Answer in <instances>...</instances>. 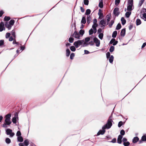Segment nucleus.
I'll return each mask as SVG.
<instances>
[{
	"instance_id": "nucleus-28",
	"label": "nucleus",
	"mask_w": 146,
	"mask_h": 146,
	"mask_svg": "<svg viewBox=\"0 0 146 146\" xmlns=\"http://www.w3.org/2000/svg\"><path fill=\"white\" fill-rule=\"evenodd\" d=\"M142 141H146V134L143 135L141 137V139Z\"/></svg>"
},
{
	"instance_id": "nucleus-64",
	"label": "nucleus",
	"mask_w": 146,
	"mask_h": 146,
	"mask_svg": "<svg viewBox=\"0 0 146 146\" xmlns=\"http://www.w3.org/2000/svg\"><path fill=\"white\" fill-rule=\"evenodd\" d=\"M143 19H146V13H144L143 15Z\"/></svg>"
},
{
	"instance_id": "nucleus-40",
	"label": "nucleus",
	"mask_w": 146,
	"mask_h": 146,
	"mask_svg": "<svg viewBox=\"0 0 146 146\" xmlns=\"http://www.w3.org/2000/svg\"><path fill=\"white\" fill-rule=\"evenodd\" d=\"M84 33V30L81 29L80 31V34L82 36Z\"/></svg>"
},
{
	"instance_id": "nucleus-11",
	"label": "nucleus",
	"mask_w": 146,
	"mask_h": 146,
	"mask_svg": "<svg viewBox=\"0 0 146 146\" xmlns=\"http://www.w3.org/2000/svg\"><path fill=\"white\" fill-rule=\"evenodd\" d=\"M102 130H100L97 133V136H98L100 135H103L106 132V129L104 128V127H102Z\"/></svg>"
},
{
	"instance_id": "nucleus-15",
	"label": "nucleus",
	"mask_w": 146,
	"mask_h": 146,
	"mask_svg": "<svg viewBox=\"0 0 146 146\" xmlns=\"http://www.w3.org/2000/svg\"><path fill=\"white\" fill-rule=\"evenodd\" d=\"M93 24L92 27H97L98 26L97 19H94L93 21Z\"/></svg>"
},
{
	"instance_id": "nucleus-25",
	"label": "nucleus",
	"mask_w": 146,
	"mask_h": 146,
	"mask_svg": "<svg viewBox=\"0 0 146 146\" xmlns=\"http://www.w3.org/2000/svg\"><path fill=\"white\" fill-rule=\"evenodd\" d=\"M104 28H99V29L98 30V34L101 33H104V30L103 29Z\"/></svg>"
},
{
	"instance_id": "nucleus-63",
	"label": "nucleus",
	"mask_w": 146,
	"mask_h": 146,
	"mask_svg": "<svg viewBox=\"0 0 146 146\" xmlns=\"http://www.w3.org/2000/svg\"><path fill=\"white\" fill-rule=\"evenodd\" d=\"M146 42H145L142 45V46L141 48H144L146 46Z\"/></svg>"
},
{
	"instance_id": "nucleus-19",
	"label": "nucleus",
	"mask_w": 146,
	"mask_h": 146,
	"mask_svg": "<svg viewBox=\"0 0 146 146\" xmlns=\"http://www.w3.org/2000/svg\"><path fill=\"white\" fill-rule=\"evenodd\" d=\"M125 28H123L121 31L120 33V35L121 36L123 37L125 36Z\"/></svg>"
},
{
	"instance_id": "nucleus-47",
	"label": "nucleus",
	"mask_w": 146,
	"mask_h": 146,
	"mask_svg": "<svg viewBox=\"0 0 146 146\" xmlns=\"http://www.w3.org/2000/svg\"><path fill=\"white\" fill-rule=\"evenodd\" d=\"M123 124V122L122 121H120L118 123V126L119 127H121L122 125Z\"/></svg>"
},
{
	"instance_id": "nucleus-17",
	"label": "nucleus",
	"mask_w": 146,
	"mask_h": 146,
	"mask_svg": "<svg viewBox=\"0 0 146 146\" xmlns=\"http://www.w3.org/2000/svg\"><path fill=\"white\" fill-rule=\"evenodd\" d=\"M123 138V136L121 135H119L117 138V142L119 144H121L122 143V139Z\"/></svg>"
},
{
	"instance_id": "nucleus-12",
	"label": "nucleus",
	"mask_w": 146,
	"mask_h": 146,
	"mask_svg": "<svg viewBox=\"0 0 146 146\" xmlns=\"http://www.w3.org/2000/svg\"><path fill=\"white\" fill-rule=\"evenodd\" d=\"M96 28H91L89 31V35H91L94 33H96Z\"/></svg>"
},
{
	"instance_id": "nucleus-16",
	"label": "nucleus",
	"mask_w": 146,
	"mask_h": 146,
	"mask_svg": "<svg viewBox=\"0 0 146 146\" xmlns=\"http://www.w3.org/2000/svg\"><path fill=\"white\" fill-rule=\"evenodd\" d=\"M119 9L118 8H115L113 11V13L115 16H118L119 14Z\"/></svg>"
},
{
	"instance_id": "nucleus-5",
	"label": "nucleus",
	"mask_w": 146,
	"mask_h": 146,
	"mask_svg": "<svg viewBox=\"0 0 146 146\" xmlns=\"http://www.w3.org/2000/svg\"><path fill=\"white\" fill-rule=\"evenodd\" d=\"M91 38L90 36L85 38L84 42L81 46L82 47L87 46L88 45V43L90 41Z\"/></svg>"
},
{
	"instance_id": "nucleus-30",
	"label": "nucleus",
	"mask_w": 146,
	"mask_h": 146,
	"mask_svg": "<svg viewBox=\"0 0 146 146\" xmlns=\"http://www.w3.org/2000/svg\"><path fill=\"white\" fill-rule=\"evenodd\" d=\"M91 18L90 16H88L87 17V21L88 23L89 24L91 21Z\"/></svg>"
},
{
	"instance_id": "nucleus-3",
	"label": "nucleus",
	"mask_w": 146,
	"mask_h": 146,
	"mask_svg": "<svg viewBox=\"0 0 146 146\" xmlns=\"http://www.w3.org/2000/svg\"><path fill=\"white\" fill-rule=\"evenodd\" d=\"M84 42V40H78L75 41L73 44L76 48H78L80 45H82L83 42Z\"/></svg>"
},
{
	"instance_id": "nucleus-57",
	"label": "nucleus",
	"mask_w": 146,
	"mask_h": 146,
	"mask_svg": "<svg viewBox=\"0 0 146 146\" xmlns=\"http://www.w3.org/2000/svg\"><path fill=\"white\" fill-rule=\"evenodd\" d=\"M110 142H112V143H115L116 142V139L115 138H114L112 139L111 141H109Z\"/></svg>"
},
{
	"instance_id": "nucleus-6",
	"label": "nucleus",
	"mask_w": 146,
	"mask_h": 146,
	"mask_svg": "<svg viewBox=\"0 0 146 146\" xmlns=\"http://www.w3.org/2000/svg\"><path fill=\"white\" fill-rule=\"evenodd\" d=\"M133 5V0H129L128 5L127 7V10L129 11H131Z\"/></svg>"
},
{
	"instance_id": "nucleus-10",
	"label": "nucleus",
	"mask_w": 146,
	"mask_h": 146,
	"mask_svg": "<svg viewBox=\"0 0 146 146\" xmlns=\"http://www.w3.org/2000/svg\"><path fill=\"white\" fill-rule=\"evenodd\" d=\"M76 28H75V30L73 34L71 35V36L73 37L76 38H79L80 37L79 34L76 31Z\"/></svg>"
},
{
	"instance_id": "nucleus-49",
	"label": "nucleus",
	"mask_w": 146,
	"mask_h": 146,
	"mask_svg": "<svg viewBox=\"0 0 146 146\" xmlns=\"http://www.w3.org/2000/svg\"><path fill=\"white\" fill-rule=\"evenodd\" d=\"M89 3V1L88 0H84V4L86 5H88Z\"/></svg>"
},
{
	"instance_id": "nucleus-48",
	"label": "nucleus",
	"mask_w": 146,
	"mask_h": 146,
	"mask_svg": "<svg viewBox=\"0 0 146 146\" xmlns=\"http://www.w3.org/2000/svg\"><path fill=\"white\" fill-rule=\"evenodd\" d=\"M4 40H0V46L3 45L4 44Z\"/></svg>"
},
{
	"instance_id": "nucleus-4",
	"label": "nucleus",
	"mask_w": 146,
	"mask_h": 146,
	"mask_svg": "<svg viewBox=\"0 0 146 146\" xmlns=\"http://www.w3.org/2000/svg\"><path fill=\"white\" fill-rule=\"evenodd\" d=\"M15 23V21L13 20H11L9 22H6L5 23V26L6 27H11L14 25Z\"/></svg>"
},
{
	"instance_id": "nucleus-62",
	"label": "nucleus",
	"mask_w": 146,
	"mask_h": 146,
	"mask_svg": "<svg viewBox=\"0 0 146 146\" xmlns=\"http://www.w3.org/2000/svg\"><path fill=\"white\" fill-rule=\"evenodd\" d=\"M4 13V12L3 11H0V17H1L3 15V14Z\"/></svg>"
},
{
	"instance_id": "nucleus-41",
	"label": "nucleus",
	"mask_w": 146,
	"mask_h": 146,
	"mask_svg": "<svg viewBox=\"0 0 146 146\" xmlns=\"http://www.w3.org/2000/svg\"><path fill=\"white\" fill-rule=\"evenodd\" d=\"M141 23V22L140 19H137L136 20V24L137 25H139Z\"/></svg>"
},
{
	"instance_id": "nucleus-22",
	"label": "nucleus",
	"mask_w": 146,
	"mask_h": 146,
	"mask_svg": "<svg viewBox=\"0 0 146 146\" xmlns=\"http://www.w3.org/2000/svg\"><path fill=\"white\" fill-rule=\"evenodd\" d=\"M117 34V31H114L112 33V37L113 38H115L116 37Z\"/></svg>"
},
{
	"instance_id": "nucleus-52",
	"label": "nucleus",
	"mask_w": 146,
	"mask_h": 146,
	"mask_svg": "<svg viewBox=\"0 0 146 146\" xmlns=\"http://www.w3.org/2000/svg\"><path fill=\"white\" fill-rule=\"evenodd\" d=\"M106 17L107 18V25H108V22H109L110 19L108 15H107Z\"/></svg>"
},
{
	"instance_id": "nucleus-27",
	"label": "nucleus",
	"mask_w": 146,
	"mask_h": 146,
	"mask_svg": "<svg viewBox=\"0 0 146 146\" xmlns=\"http://www.w3.org/2000/svg\"><path fill=\"white\" fill-rule=\"evenodd\" d=\"M114 49L115 47L113 46H111L109 49L110 52H113L114 50Z\"/></svg>"
},
{
	"instance_id": "nucleus-56",
	"label": "nucleus",
	"mask_w": 146,
	"mask_h": 146,
	"mask_svg": "<svg viewBox=\"0 0 146 146\" xmlns=\"http://www.w3.org/2000/svg\"><path fill=\"white\" fill-rule=\"evenodd\" d=\"M4 24L3 22H1L0 24V27H4Z\"/></svg>"
},
{
	"instance_id": "nucleus-23",
	"label": "nucleus",
	"mask_w": 146,
	"mask_h": 146,
	"mask_svg": "<svg viewBox=\"0 0 146 146\" xmlns=\"http://www.w3.org/2000/svg\"><path fill=\"white\" fill-rule=\"evenodd\" d=\"M23 143H24L25 146H27L29 144V141L28 139H26L24 140Z\"/></svg>"
},
{
	"instance_id": "nucleus-42",
	"label": "nucleus",
	"mask_w": 146,
	"mask_h": 146,
	"mask_svg": "<svg viewBox=\"0 0 146 146\" xmlns=\"http://www.w3.org/2000/svg\"><path fill=\"white\" fill-rule=\"evenodd\" d=\"M130 143L129 141H127L123 143V145L124 146H128L130 145Z\"/></svg>"
},
{
	"instance_id": "nucleus-29",
	"label": "nucleus",
	"mask_w": 146,
	"mask_h": 146,
	"mask_svg": "<svg viewBox=\"0 0 146 146\" xmlns=\"http://www.w3.org/2000/svg\"><path fill=\"white\" fill-rule=\"evenodd\" d=\"M5 141L6 143L8 144H9L11 142V139L8 137L6 138Z\"/></svg>"
},
{
	"instance_id": "nucleus-20",
	"label": "nucleus",
	"mask_w": 146,
	"mask_h": 146,
	"mask_svg": "<svg viewBox=\"0 0 146 146\" xmlns=\"http://www.w3.org/2000/svg\"><path fill=\"white\" fill-rule=\"evenodd\" d=\"M109 61L111 63H112L114 57L113 55H111L109 58Z\"/></svg>"
},
{
	"instance_id": "nucleus-50",
	"label": "nucleus",
	"mask_w": 146,
	"mask_h": 146,
	"mask_svg": "<svg viewBox=\"0 0 146 146\" xmlns=\"http://www.w3.org/2000/svg\"><path fill=\"white\" fill-rule=\"evenodd\" d=\"M94 41H93L92 40L90 41L88 43V45H90V46H93L94 44Z\"/></svg>"
},
{
	"instance_id": "nucleus-8",
	"label": "nucleus",
	"mask_w": 146,
	"mask_h": 146,
	"mask_svg": "<svg viewBox=\"0 0 146 146\" xmlns=\"http://www.w3.org/2000/svg\"><path fill=\"white\" fill-rule=\"evenodd\" d=\"M112 125V123L111 122H107L106 124L103 127H104V128L106 129H109L111 127Z\"/></svg>"
},
{
	"instance_id": "nucleus-14",
	"label": "nucleus",
	"mask_w": 146,
	"mask_h": 146,
	"mask_svg": "<svg viewBox=\"0 0 146 146\" xmlns=\"http://www.w3.org/2000/svg\"><path fill=\"white\" fill-rule=\"evenodd\" d=\"M17 118H18V114L17 113H15V116L13 117L12 119V121L15 124L17 123Z\"/></svg>"
},
{
	"instance_id": "nucleus-44",
	"label": "nucleus",
	"mask_w": 146,
	"mask_h": 146,
	"mask_svg": "<svg viewBox=\"0 0 146 146\" xmlns=\"http://www.w3.org/2000/svg\"><path fill=\"white\" fill-rule=\"evenodd\" d=\"M21 134L20 131H17L16 133V135L18 137L21 136Z\"/></svg>"
},
{
	"instance_id": "nucleus-34",
	"label": "nucleus",
	"mask_w": 146,
	"mask_h": 146,
	"mask_svg": "<svg viewBox=\"0 0 146 146\" xmlns=\"http://www.w3.org/2000/svg\"><path fill=\"white\" fill-rule=\"evenodd\" d=\"M11 34L12 36H13L15 38H16V35L15 32V30L14 29L11 32Z\"/></svg>"
},
{
	"instance_id": "nucleus-13",
	"label": "nucleus",
	"mask_w": 146,
	"mask_h": 146,
	"mask_svg": "<svg viewBox=\"0 0 146 146\" xmlns=\"http://www.w3.org/2000/svg\"><path fill=\"white\" fill-rule=\"evenodd\" d=\"M106 24V21L104 19H102L101 20L100 22L99 25L100 26L102 27H104Z\"/></svg>"
},
{
	"instance_id": "nucleus-35",
	"label": "nucleus",
	"mask_w": 146,
	"mask_h": 146,
	"mask_svg": "<svg viewBox=\"0 0 146 146\" xmlns=\"http://www.w3.org/2000/svg\"><path fill=\"white\" fill-rule=\"evenodd\" d=\"M99 7L100 8H102L103 7V2L101 0L99 3Z\"/></svg>"
},
{
	"instance_id": "nucleus-18",
	"label": "nucleus",
	"mask_w": 146,
	"mask_h": 146,
	"mask_svg": "<svg viewBox=\"0 0 146 146\" xmlns=\"http://www.w3.org/2000/svg\"><path fill=\"white\" fill-rule=\"evenodd\" d=\"M139 140V139L137 136L135 137L132 139V142L133 143H136Z\"/></svg>"
},
{
	"instance_id": "nucleus-51",
	"label": "nucleus",
	"mask_w": 146,
	"mask_h": 146,
	"mask_svg": "<svg viewBox=\"0 0 146 146\" xmlns=\"http://www.w3.org/2000/svg\"><path fill=\"white\" fill-rule=\"evenodd\" d=\"M98 15H99V19H101L103 17V14L102 13H99Z\"/></svg>"
},
{
	"instance_id": "nucleus-36",
	"label": "nucleus",
	"mask_w": 146,
	"mask_h": 146,
	"mask_svg": "<svg viewBox=\"0 0 146 146\" xmlns=\"http://www.w3.org/2000/svg\"><path fill=\"white\" fill-rule=\"evenodd\" d=\"M70 50L72 52L75 51L76 50L75 47L74 46H71L70 47Z\"/></svg>"
},
{
	"instance_id": "nucleus-54",
	"label": "nucleus",
	"mask_w": 146,
	"mask_h": 146,
	"mask_svg": "<svg viewBox=\"0 0 146 146\" xmlns=\"http://www.w3.org/2000/svg\"><path fill=\"white\" fill-rule=\"evenodd\" d=\"M120 0H115V5H118L120 3Z\"/></svg>"
},
{
	"instance_id": "nucleus-33",
	"label": "nucleus",
	"mask_w": 146,
	"mask_h": 146,
	"mask_svg": "<svg viewBox=\"0 0 146 146\" xmlns=\"http://www.w3.org/2000/svg\"><path fill=\"white\" fill-rule=\"evenodd\" d=\"M104 36L103 33H101L99 34L98 37L100 39L102 40Z\"/></svg>"
},
{
	"instance_id": "nucleus-31",
	"label": "nucleus",
	"mask_w": 146,
	"mask_h": 146,
	"mask_svg": "<svg viewBox=\"0 0 146 146\" xmlns=\"http://www.w3.org/2000/svg\"><path fill=\"white\" fill-rule=\"evenodd\" d=\"M11 19L10 17L9 16H5L4 18V20L7 22Z\"/></svg>"
},
{
	"instance_id": "nucleus-7",
	"label": "nucleus",
	"mask_w": 146,
	"mask_h": 146,
	"mask_svg": "<svg viewBox=\"0 0 146 146\" xmlns=\"http://www.w3.org/2000/svg\"><path fill=\"white\" fill-rule=\"evenodd\" d=\"M94 42L96 43V46L97 47L100 46V40L96 37L93 38Z\"/></svg>"
},
{
	"instance_id": "nucleus-59",
	"label": "nucleus",
	"mask_w": 146,
	"mask_h": 146,
	"mask_svg": "<svg viewBox=\"0 0 146 146\" xmlns=\"http://www.w3.org/2000/svg\"><path fill=\"white\" fill-rule=\"evenodd\" d=\"M127 141V139L125 138H123L122 139V141L123 143L126 142Z\"/></svg>"
},
{
	"instance_id": "nucleus-2",
	"label": "nucleus",
	"mask_w": 146,
	"mask_h": 146,
	"mask_svg": "<svg viewBox=\"0 0 146 146\" xmlns=\"http://www.w3.org/2000/svg\"><path fill=\"white\" fill-rule=\"evenodd\" d=\"M5 133L7 135H9L10 138L13 137L15 135V133L13 132L12 130L9 128L5 129Z\"/></svg>"
},
{
	"instance_id": "nucleus-26",
	"label": "nucleus",
	"mask_w": 146,
	"mask_h": 146,
	"mask_svg": "<svg viewBox=\"0 0 146 146\" xmlns=\"http://www.w3.org/2000/svg\"><path fill=\"white\" fill-rule=\"evenodd\" d=\"M66 56L67 57H68L69 56L70 53V51L69 49H67L66 50Z\"/></svg>"
},
{
	"instance_id": "nucleus-24",
	"label": "nucleus",
	"mask_w": 146,
	"mask_h": 146,
	"mask_svg": "<svg viewBox=\"0 0 146 146\" xmlns=\"http://www.w3.org/2000/svg\"><path fill=\"white\" fill-rule=\"evenodd\" d=\"M17 139L18 141L19 142H22L23 141V137L21 136L18 137Z\"/></svg>"
},
{
	"instance_id": "nucleus-61",
	"label": "nucleus",
	"mask_w": 146,
	"mask_h": 146,
	"mask_svg": "<svg viewBox=\"0 0 146 146\" xmlns=\"http://www.w3.org/2000/svg\"><path fill=\"white\" fill-rule=\"evenodd\" d=\"M84 54H88L90 53V52L88 50H84Z\"/></svg>"
},
{
	"instance_id": "nucleus-32",
	"label": "nucleus",
	"mask_w": 146,
	"mask_h": 146,
	"mask_svg": "<svg viewBox=\"0 0 146 146\" xmlns=\"http://www.w3.org/2000/svg\"><path fill=\"white\" fill-rule=\"evenodd\" d=\"M121 21L122 24L123 25H124L126 22L125 20L123 17L121 18Z\"/></svg>"
},
{
	"instance_id": "nucleus-58",
	"label": "nucleus",
	"mask_w": 146,
	"mask_h": 146,
	"mask_svg": "<svg viewBox=\"0 0 146 146\" xmlns=\"http://www.w3.org/2000/svg\"><path fill=\"white\" fill-rule=\"evenodd\" d=\"M145 0H141V1H140L139 5H140V6H141L142 4L143 3L144 1Z\"/></svg>"
},
{
	"instance_id": "nucleus-1",
	"label": "nucleus",
	"mask_w": 146,
	"mask_h": 146,
	"mask_svg": "<svg viewBox=\"0 0 146 146\" xmlns=\"http://www.w3.org/2000/svg\"><path fill=\"white\" fill-rule=\"evenodd\" d=\"M11 116V113H9L5 115V122L2 125L3 127H7L8 126L10 125L11 124L12 122L10 120Z\"/></svg>"
},
{
	"instance_id": "nucleus-60",
	"label": "nucleus",
	"mask_w": 146,
	"mask_h": 146,
	"mask_svg": "<svg viewBox=\"0 0 146 146\" xmlns=\"http://www.w3.org/2000/svg\"><path fill=\"white\" fill-rule=\"evenodd\" d=\"M107 122H110V123L111 122V123H112V122H113V121L112 120V119L111 118H109Z\"/></svg>"
},
{
	"instance_id": "nucleus-37",
	"label": "nucleus",
	"mask_w": 146,
	"mask_h": 146,
	"mask_svg": "<svg viewBox=\"0 0 146 146\" xmlns=\"http://www.w3.org/2000/svg\"><path fill=\"white\" fill-rule=\"evenodd\" d=\"M91 13V10L90 9H87L86 11V12L85 13L86 15H88L90 14Z\"/></svg>"
},
{
	"instance_id": "nucleus-9",
	"label": "nucleus",
	"mask_w": 146,
	"mask_h": 146,
	"mask_svg": "<svg viewBox=\"0 0 146 146\" xmlns=\"http://www.w3.org/2000/svg\"><path fill=\"white\" fill-rule=\"evenodd\" d=\"M118 43V41L116 40L114 38H112L111 39L110 42L109 43V45L112 44L113 46L116 45Z\"/></svg>"
},
{
	"instance_id": "nucleus-53",
	"label": "nucleus",
	"mask_w": 146,
	"mask_h": 146,
	"mask_svg": "<svg viewBox=\"0 0 146 146\" xmlns=\"http://www.w3.org/2000/svg\"><path fill=\"white\" fill-rule=\"evenodd\" d=\"M10 35H11V34L10 33H6V36H5L6 38H9L10 37Z\"/></svg>"
},
{
	"instance_id": "nucleus-55",
	"label": "nucleus",
	"mask_w": 146,
	"mask_h": 146,
	"mask_svg": "<svg viewBox=\"0 0 146 146\" xmlns=\"http://www.w3.org/2000/svg\"><path fill=\"white\" fill-rule=\"evenodd\" d=\"M113 23H114V21H113V20L111 21L110 23V24L109 25V26L110 27H111L112 26V25L113 24Z\"/></svg>"
},
{
	"instance_id": "nucleus-21",
	"label": "nucleus",
	"mask_w": 146,
	"mask_h": 146,
	"mask_svg": "<svg viewBox=\"0 0 146 146\" xmlns=\"http://www.w3.org/2000/svg\"><path fill=\"white\" fill-rule=\"evenodd\" d=\"M86 22V19L85 17H83L82 18L81 23L82 24H85Z\"/></svg>"
},
{
	"instance_id": "nucleus-39",
	"label": "nucleus",
	"mask_w": 146,
	"mask_h": 146,
	"mask_svg": "<svg viewBox=\"0 0 146 146\" xmlns=\"http://www.w3.org/2000/svg\"><path fill=\"white\" fill-rule=\"evenodd\" d=\"M75 56V54L74 53H72L70 55V58L71 60L73 59L74 57Z\"/></svg>"
},
{
	"instance_id": "nucleus-45",
	"label": "nucleus",
	"mask_w": 146,
	"mask_h": 146,
	"mask_svg": "<svg viewBox=\"0 0 146 146\" xmlns=\"http://www.w3.org/2000/svg\"><path fill=\"white\" fill-rule=\"evenodd\" d=\"M120 133L121 134V135L122 136L124 135L125 134V131L123 129H122L121 130Z\"/></svg>"
},
{
	"instance_id": "nucleus-43",
	"label": "nucleus",
	"mask_w": 146,
	"mask_h": 146,
	"mask_svg": "<svg viewBox=\"0 0 146 146\" xmlns=\"http://www.w3.org/2000/svg\"><path fill=\"white\" fill-rule=\"evenodd\" d=\"M131 12H127L126 13H125V16H126V17L127 18H128L130 15H131Z\"/></svg>"
},
{
	"instance_id": "nucleus-46",
	"label": "nucleus",
	"mask_w": 146,
	"mask_h": 146,
	"mask_svg": "<svg viewBox=\"0 0 146 146\" xmlns=\"http://www.w3.org/2000/svg\"><path fill=\"white\" fill-rule=\"evenodd\" d=\"M106 56L107 59H108L110 56V54L109 52H108L106 53Z\"/></svg>"
},
{
	"instance_id": "nucleus-38",
	"label": "nucleus",
	"mask_w": 146,
	"mask_h": 146,
	"mask_svg": "<svg viewBox=\"0 0 146 146\" xmlns=\"http://www.w3.org/2000/svg\"><path fill=\"white\" fill-rule=\"evenodd\" d=\"M71 36L68 39L69 42L70 43H72L74 40V38Z\"/></svg>"
}]
</instances>
